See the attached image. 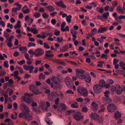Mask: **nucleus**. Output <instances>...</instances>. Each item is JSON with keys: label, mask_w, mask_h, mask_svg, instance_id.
<instances>
[{"label": "nucleus", "mask_w": 125, "mask_h": 125, "mask_svg": "<svg viewBox=\"0 0 125 125\" xmlns=\"http://www.w3.org/2000/svg\"><path fill=\"white\" fill-rule=\"evenodd\" d=\"M52 82L51 84V87L53 89L57 90L58 88L60 90L61 89V87L62 85L61 84L60 82H58L59 79L57 77H52Z\"/></svg>", "instance_id": "1"}, {"label": "nucleus", "mask_w": 125, "mask_h": 125, "mask_svg": "<svg viewBox=\"0 0 125 125\" xmlns=\"http://www.w3.org/2000/svg\"><path fill=\"white\" fill-rule=\"evenodd\" d=\"M30 91L36 94H41L42 92L39 91V89L36 86L33 84L30 85L29 87Z\"/></svg>", "instance_id": "2"}, {"label": "nucleus", "mask_w": 125, "mask_h": 125, "mask_svg": "<svg viewBox=\"0 0 125 125\" xmlns=\"http://www.w3.org/2000/svg\"><path fill=\"white\" fill-rule=\"evenodd\" d=\"M111 90L113 91H115L118 94H121L123 92L122 87L119 85H116L115 86L113 85L111 87Z\"/></svg>", "instance_id": "3"}, {"label": "nucleus", "mask_w": 125, "mask_h": 125, "mask_svg": "<svg viewBox=\"0 0 125 125\" xmlns=\"http://www.w3.org/2000/svg\"><path fill=\"white\" fill-rule=\"evenodd\" d=\"M30 112L21 113L19 115V117H23V118L27 120H31L32 117L31 115L29 114Z\"/></svg>", "instance_id": "4"}, {"label": "nucleus", "mask_w": 125, "mask_h": 125, "mask_svg": "<svg viewBox=\"0 0 125 125\" xmlns=\"http://www.w3.org/2000/svg\"><path fill=\"white\" fill-rule=\"evenodd\" d=\"M65 81L67 86L69 88L72 87L73 83L71 79L69 77H67L65 79Z\"/></svg>", "instance_id": "5"}, {"label": "nucleus", "mask_w": 125, "mask_h": 125, "mask_svg": "<svg viewBox=\"0 0 125 125\" xmlns=\"http://www.w3.org/2000/svg\"><path fill=\"white\" fill-rule=\"evenodd\" d=\"M20 108L23 111L21 113L30 112V110L28 107L24 104L22 103L20 104Z\"/></svg>", "instance_id": "6"}, {"label": "nucleus", "mask_w": 125, "mask_h": 125, "mask_svg": "<svg viewBox=\"0 0 125 125\" xmlns=\"http://www.w3.org/2000/svg\"><path fill=\"white\" fill-rule=\"evenodd\" d=\"M44 53V50L41 48H38L35 51V56L36 57L42 55Z\"/></svg>", "instance_id": "7"}, {"label": "nucleus", "mask_w": 125, "mask_h": 125, "mask_svg": "<svg viewBox=\"0 0 125 125\" xmlns=\"http://www.w3.org/2000/svg\"><path fill=\"white\" fill-rule=\"evenodd\" d=\"M104 97L102 98V99L103 101H108L109 102H112L111 99L108 98V94H109V92L108 91H106L104 92Z\"/></svg>", "instance_id": "8"}, {"label": "nucleus", "mask_w": 125, "mask_h": 125, "mask_svg": "<svg viewBox=\"0 0 125 125\" xmlns=\"http://www.w3.org/2000/svg\"><path fill=\"white\" fill-rule=\"evenodd\" d=\"M79 93L84 96H87V91L85 88H79Z\"/></svg>", "instance_id": "9"}, {"label": "nucleus", "mask_w": 125, "mask_h": 125, "mask_svg": "<svg viewBox=\"0 0 125 125\" xmlns=\"http://www.w3.org/2000/svg\"><path fill=\"white\" fill-rule=\"evenodd\" d=\"M116 108L115 105L113 104H110L107 107L108 111L110 112H114Z\"/></svg>", "instance_id": "10"}, {"label": "nucleus", "mask_w": 125, "mask_h": 125, "mask_svg": "<svg viewBox=\"0 0 125 125\" xmlns=\"http://www.w3.org/2000/svg\"><path fill=\"white\" fill-rule=\"evenodd\" d=\"M98 104L94 102H92L91 105V109L93 111L95 112L98 109Z\"/></svg>", "instance_id": "11"}, {"label": "nucleus", "mask_w": 125, "mask_h": 125, "mask_svg": "<svg viewBox=\"0 0 125 125\" xmlns=\"http://www.w3.org/2000/svg\"><path fill=\"white\" fill-rule=\"evenodd\" d=\"M93 89L94 92L97 93H99L102 91V89L98 84H96L94 85Z\"/></svg>", "instance_id": "12"}, {"label": "nucleus", "mask_w": 125, "mask_h": 125, "mask_svg": "<svg viewBox=\"0 0 125 125\" xmlns=\"http://www.w3.org/2000/svg\"><path fill=\"white\" fill-rule=\"evenodd\" d=\"M84 70L81 69H79V78L81 79L85 78V76L84 74Z\"/></svg>", "instance_id": "13"}, {"label": "nucleus", "mask_w": 125, "mask_h": 125, "mask_svg": "<svg viewBox=\"0 0 125 125\" xmlns=\"http://www.w3.org/2000/svg\"><path fill=\"white\" fill-rule=\"evenodd\" d=\"M89 116L91 118L95 121L97 120V118L99 117L98 115L95 113H92L90 114Z\"/></svg>", "instance_id": "14"}, {"label": "nucleus", "mask_w": 125, "mask_h": 125, "mask_svg": "<svg viewBox=\"0 0 125 125\" xmlns=\"http://www.w3.org/2000/svg\"><path fill=\"white\" fill-rule=\"evenodd\" d=\"M23 100L26 103L30 104L33 102V99L32 98L30 97L24 96L23 97Z\"/></svg>", "instance_id": "15"}, {"label": "nucleus", "mask_w": 125, "mask_h": 125, "mask_svg": "<svg viewBox=\"0 0 125 125\" xmlns=\"http://www.w3.org/2000/svg\"><path fill=\"white\" fill-rule=\"evenodd\" d=\"M56 98V96L53 94H50L48 95V100L52 102H54Z\"/></svg>", "instance_id": "16"}, {"label": "nucleus", "mask_w": 125, "mask_h": 125, "mask_svg": "<svg viewBox=\"0 0 125 125\" xmlns=\"http://www.w3.org/2000/svg\"><path fill=\"white\" fill-rule=\"evenodd\" d=\"M121 113L119 111H116L115 113L114 117L116 119H118L121 117Z\"/></svg>", "instance_id": "17"}, {"label": "nucleus", "mask_w": 125, "mask_h": 125, "mask_svg": "<svg viewBox=\"0 0 125 125\" xmlns=\"http://www.w3.org/2000/svg\"><path fill=\"white\" fill-rule=\"evenodd\" d=\"M105 84V82L103 80H101L99 81V85L100 87H104Z\"/></svg>", "instance_id": "18"}, {"label": "nucleus", "mask_w": 125, "mask_h": 125, "mask_svg": "<svg viewBox=\"0 0 125 125\" xmlns=\"http://www.w3.org/2000/svg\"><path fill=\"white\" fill-rule=\"evenodd\" d=\"M117 11L120 13L123 14L124 11L123 9L120 6H118L116 8Z\"/></svg>", "instance_id": "19"}, {"label": "nucleus", "mask_w": 125, "mask_h": 125, "mask_svg": "<svg viewBox=\"0 0 125 125\" xmlns=\"http://www.w3.org/2000/svg\"><path fill=\"white\" fill-rule=\"evenodd\" d=\"M109 15V13L108 12H106L104 13L102 15V17L104 19H107Z\"/></svg>", "instance_id": "20"}, {"label": "nucleus", "mask_w": 125, "mask_h": 125, "mask_svg": "<svg viewBox=\"0 0 125 125\" xmlns=\"http://www.w3.org/2000/svg\"><path fill=\"white\" fill-rule=\"evenodd\" d=\"M96 11L101 13H102L104 11V9L103 8L97 7L96 8Z\"/></svg>", "instance_id": "21"}, {"label": "nucleus", "mask_w": 125, "mask_h": 125, "mask_svg": "<svg viewBox=\"0 0 125 125\" xmlns=\"http://www.w3.org/2000/svg\"><path fill=\"white\" fill-rule=\"evenodd\" d=\"M68 46L67 45L62 46L60 49V50L62 52H65L68 49Z\"/></svg>", "instance_id": "22"}, {"label": "nucleus", "mask_w": 125, "mask_h": 125, "mask_svg": "<svg viewBox=\"0 0 125 125\" xmlns=\"http://www.w3.org/2000/svg\"><path fill=\"white\" fill-rule=\"evenodd\" d=\"M98 64L97 65V67H100L101 68H103V65L104 64V62L101 61L98 62Z\"/></svg>", "instance_id": "23"}, {"label": "nucleus", "mask_w": 125, "mask_h": 125, "mask_svg": "<svg viewBox=\"0 0 125 125\" xmlns=\"http://www.w3.org/2000/svg\"><path fill=\"white\" fill-rule=\"evenodd\" d=\"M119 64L120 67H121L122 69L125 70V63L122 61H121L119 62Z\"/></svg>", "instance_id": "24"}, {"label": "nucleus", "mask_w": 125, "mask_h": 125, "mask_svg": "<svg viewBox=\"0 0 125 125\" xmlns=\"http://www.w3.org/2000/svg\"><path fill=\"white\" fill-rule=\"evenodd\" d=\"M104 120V117L102 116H101L99 118L98 117L97 118V120H96L95 121H97L99 123H102L103 122Z\"/></svg>", "instance_id": "25"}, {"label": "nucleus", "mask_w": 125, "mask_h": 125, "mask_svg": "<svg viewBox=\"0 0 125 125\" xmlns=\"http://www.w3.org/2000/svg\"><path fill=\"white\" fill-rule=\"evenodd\" d=\"M106 30V28L105 27L100 28L98 29V32L100 33H103L104 31H105Z\"/></svg>", "instance_id": "26"}, {"label": "nucleus", "mask_w": 125, "mask_h": 125, "mask_svg": "<svg viewBox=\"0 0 125 125\" xmlns=\"http://www.w3.org/2000/svg\"><path fill=\"white\" fill-rule=\"evenodd\" d=\"M21 26V22L20 21H18L17 22V24L15 25L14 28L15 29H16L17 28H19Z\"/></svg>", "instance_id": "27"}, {"label": "nucleus", "mask_w": 125, "mask_h": 125, "mask_svg": "<svg viewBox=\"0 0 125 125\" xmlns=\"http://www.w3.org/2000/svg\"><path fill=\"white\" fill-rule=\"evenodd\" d=\"M85 81L86 82L88 83H90L91 81V77L89 75L85 77Z\"/></svg>", "instance_id": "28"}, {"label": "nucleus", "mask_w": 125, "mask_h": 125, "mask_svg": "<svg viewBox=\"0 0 125 125\" xmlns=\"http://www.w3.org/2000/svg\"><path fill=\"white\" fill-rule=\"evenodd\" d=\"M74 118L77 120H78V112H74L73 114Z\"/></svg>", "instance_id": "29"}, {"label": "nucleus", "mask_w": 125, "mask_h": 125, "mask_svg": "<svg viewBox=\"0 0 125 125\" xmlns=\"http://www.w3.org/2000/svg\"><path fill=\"white\" fill-rule=\"evenodd\" d=\"M45 121L47 124L49 125H52L53 124V122L50 119V118L47 117V119H45Z\"/></svg>", "instance_id": "30"}, {"label": "nucleus", "mask_w": 125, "mask_h": 125, "mask_svg": "<svg viewBox=\"0 0 125 125\" xmlns=\"http://www.w3.org/2000/svg\"><path fill=\"white\" fill-rule=\"evenodd\" d=\"M47 8L50 12L53 11L55 10L54 7L52 6H48L47 7Z\"/></svg>", "instance_id": "31"}, {"label": "nucleus", "mask_w": 125, "mask_h": 125, "mask_svg": "<svg viewBox=\"0 0 125 125\" xmlns=\"http://www.w3.org/2000/svg\"><path fill=\"white\" fill-rule=\"evenodd\" d=\"M61 30L62 31V32L69 31V27L68 26H66L64 28L62 27H61Z\"/></svg>", "instance_id": "32"}, {"label": "nucleus", "mask_w": 125, "mask_h": 125, "mask_svg": "<svg viewBox=\"0 0 125 125\" xmlns=\"http://www.w3.org/2000/svg\"><path fill=\"white\" fill-rule=\"evenodd\" d=\"M45 76L44 74L42 73H41L39 75V78L40 79H44L45 78Z\"/></svg>", "instance_id": "33"}, {"label": "nucleus", "mask_w": 125, "mask_h": 125, "mask_svg": "<svg viewBox=\"0 0 125 125\" xmlns=\"http://www.w3.org/2000/svg\"><path fill=\"white\" fill-rule=\"evenodd\" d=\"M71 18L72 16L71 15H69V16L66 17V18L67 21L68 23H69L71 22Z\"/></svg>", "instance_id": "34"}, {"label": "nucleus", "mask_w": 125, "mask_h": 125, "mask_svg": "<svg viewBox=\"0 0 125 125\" xmlns=\"http://www.w3.org/2000/svg\"><path fill=\"white\" fill-rule=\"evenodd\" d=\"M101 109L100 110L98 111V113L102 112H103L104 111L105 109V108L104 107V106L102 105L101 106Z\"/></svg>", "instance_id": "35"}, {"label": "nucleus", "mask_w": 125, "mask_h": 125, "mask_svg": "<svg viewBox=\"0 0 125 125\" xmlns=\"http://www.w3.org/2000/svg\"><path fill=\"white\" fill-rule=\"evenodd\" d=\"M17 63L18 64H19L20 66H21L25 63V61L24 60H23L21 61H17Z\"/></svg>", "instance_id": "36"}, {"label": "nucleus", "mask_w": 125, "mask_h": 125, "mask_svg": "<svg viewBox=\"0 0 125 125\" xmlns=\"http://www.w3.org/2000/svg\"><path fill=\"white\" fill-rule=\"evenodd\" d=\"M78 103H77L75 102V103L74 104H71V106L72 107L75 108H76L78 107L77 106Z\"/></svg>", "instance_id": "37"}, {"label": "nucleus", "mask_w": 125, "mask_h": 125, "mask_svg": "<svg viewBox=\"0 0 125 125\" xmlns=\"http://www.w3.org/2000/svg\"><path fill=\"white\" fill-rule=\"evenodd\" d=\"M36 44L35 43L32 42H29L28 43V44L27 45L28 47H30L31 46H35Z\"/></svg>", "instance_id": "38"}, {"label": "nucleus", "mask_w": 125, "mask_h": 125, "mask_svg": "<svg viewBox=\"0 0 125 125\" xmlns=\"http://www.w3.org/2000/svg\"><path fill=\"white\" fill-rule=\"evenodd\" d=\"M4 33L6 39V42H8V40L9 38V33L7 32H4Z\"/></svg>", "instance_id": "39"}, {"label": "nucleus", "mask_w": 125, "mask_h": 125, "mask_svg": "<svg viewBox=\"0 0 125 125\" xmlns=\"http://www.w3.org/2000/svg\"><path fill=\"white\" fill-rule=\"evenodd\" d=\"M33 15L36 18H38L41 16V14L39 12H36L33 14Z\"/></svg>", "instance_id": "40"}, {"label": "nucleus", "mask_w": 125, "mask_h": 125, "mask_svg": "<svg viewBox=\"0 0 125 125\" xmlns=\"http://www.w3.org/2000/svg\"><path fill=\"white\" fill-rule=\"evenodd\" d=\"M107 83H108L109 84H113L114 83L113 80L111 79H108L107 81Z\"/></svg>", "instance_id": "41"}, {"label": "nucleus", "mask_w": 125, "mask_h": 125, "mask_svg": "<svg viewBox=\"0 0 125 125\" xmlns=\"http://www.w3.org/2000/svg\"><path fill=\"white\" fill-rule=\"evenodd\" d=\"M60 60L54 59L52 61V62H55L57 64H59L60 62Z\"/></svg>", "instance_id": "42"}, {"label": "nucleus", "mask_w": 125, "mask_h": 125, "mask_svg": "<svg viewBox=\"0 0 125 125\" xmlns=\"http://www.w3.org/2000/svg\"><path fill=\"white\" fill-rule=\"evenodd\" d=\"M31 31L34 34H36L38 33V31L35 29L34 28L31 30Z\"/></svg>", "instance_id": "43"}, {"label": "nucleus", "mask_w": 125, "mask_h": 125, "mask_svg": "<svg viewBox=\"0 0 125 125\" xmlns=\"http://www.w3.org/2000/svg\"><path fill=\"white\" fill-rule=\"evenodd\" d=\"M63 3V2L62 1H60L56 2L55 3L58 6L61 7L62 4Z\"/></svg>", "instance_id": "44"}, {"label": "nucleus", "mask_w": 125, "mask_h": 125, "mask_svg": "<svg viewBox=\"0 0 125 125\" xmlns=\"http://www.w3.org/2000/svg\"><path fill=\"white\" fill-rule=\"evenodd\" d=\"M97 30L95 28H93L91 30V32L93 33V34H95L97 32Z\"/></svg>", "instance_id": "45"}, {"label": "nucleus", "mask_w": 125, "mask_h": 125, "mask_svg": "<svg viewBox=\"0 0 125 125\" xmlns=\"http://www.w3.org/2000/svg\"><path fill=\"white\" fill-rule=\"evenodd\" d=\"M25 96L30 97L33 96V94L30 93H26L25 94Z\"/></svg>", "instance_id": "46"}, {"label": "nucleus", "mask_w": 125, "mask_h": 125, "mask_svg": "<svg viewBox=\"0 0 125 125\" xmlns=\"http://www.w3.org/2000/svg\"><path fill=\"white\" fill-rule=\"evenodd\" d=\"M49 88L48 86L46 84H45L42 89V90L44 91V90H45L48 89Z\"/></svg>", "instance_id": "47"}, {"label": "nucleus", "mask_w": 125, "mask_h": 125, "mask_svg": "<svg viewBox=\"0 0 125 125\" xmlns=\"http://www.w3.org/2000/svg\"><path fill=\"white\" fill-rule=\"evenodd\" d=\"M88 108L87 107H84L82 108V111L83 112H87L88 111Z\"/></svg>", "instance_id": "48"}, {"label": "nucleus", "mask_w": 125, "mask_h": 125, "mask_svg": "<svg viewBox=\"0 0 125 125\" xmlns=\"http://www.w3.org/2000/svg\"><path fill=\"white\" fill-rule=\"evenodd\" d=\"M48 15L46 13L44 12L43 13L42 16L44 18H46L48 17Z\"/></svg>", "instance_id": "49"}, {"label": "nucleus", "mask_w": 125, "mask_h": 125, "mask_svg": "<svg viewBox=\"0 0 125 125\" xmlns=\"http://www.w3.org/2000/svg\"><path fill=\"white\" fill-rule=\"evenodd\" d=\"M19 50L20 51H23L24 50H25L26 51L27 50V49L25 47H20L19 48Z\"/></svg>", "instance_id": "50"}, {"label": "nucleus", "mask_w": 125, "mask_h": 125, "mask_svg": "<svg viewBox=\"0 0 125 125\" xmlns=\"http://www.w3.org/2000/svg\"><path fill=\"white\" fill-rule=\"evenodd\" d=\"M90 4L94 7H95L97 5V3L94 2L90 3Z\"/></svg>", "instance_id": "51"}, {"label": "nucleus", "mask_w": 125, "mask_h": 125, "mask_svg": "<svg viewBox=\"0 0 125 125\" xmlns=\"http://www.w3.org/2000/svg\"><path fill=\"white\" fill-rule=\"evenodd\" d=\"M33 110L37 113H39L41 112V111L40 109H38L36 108L33 109Z\"/></svg>", "instance_id": "52"}, {"label": "nucleus", "mask_w": 125, "mask_h": 125, "mask_svg": "<svg viewBox=\"0 0 125 125\" xmlns=\"http://www.w3.org/2000/svg\"><path fill=\"white\" fill-rule=\"evenodd\" d=\"M57 40L58 42L59 43H61L63 40V38L62 37L60 38L59 37L57 38Z\"/></svg>", "instance_id": "53"}, {"label": "nucleus", "mask_w": 125, "mask_h": 125, "mask_svg": "<svg viewBox=\"0 0 125 125\" xmlns=\"http://www.w3.org/2000/svg\"><path fill=\"white\" fill-rule=\"evenodd\" d=\"M117 4V2L115 1H114L112 4V6L114 7H116Z\"/></svg>", "instance_id": "54"}, {"label": "nucleus", "mask_w": 125, "mask_h": 125, "mask_svg": "<svg viewBox=\"0 0 125 125\" xmlns=\"http://www.w3.org/2000/svg\"><path fill=\"white\" fill-rule=\"evenodd\" d=\"M69 53L71 55H73L74 54L75 55H78V53L76 52V51L70 52H69Z\"/></svg>", "instance_id": "55"}, {"label": "nucleus", "mask_w": 125, "mask_h": 125, "mask_svg": "<svg viewBox=\"0 0 125 125\" xmlns=\"http://www.w3.org/2000/svg\"><path fill=\"white\" fill-rule=\"evenodd\" d=\"M43 45H44V48L47 49H49L50 48V46L47 45V44L45 42H44L43 43Z\"/></svg>", "instance_id": "56"}, {"label": "nucleus", "mask_w": 125, "mask_h": 125, "mask_svg": "<svg viewBox=\"0 0 125 125\" xmlns=\"http://www.w3.org/2000/svg\"><path fill=\"white\" fill-rule=\"evenodd\" d=\"M4 66L6 68H8L9 67V65L8 64V61H6L4 62Z\"/></svg>", "instance_id": "57"}, {"label": "nucleus", "mask_w": 125, "mask_h": 125, "mask_svg": "<svg viewBox=\"0 0 125 125\" xmlns=\"http://www.w3.org/2000/svg\"><path fill=\"white\" fill-rule=\"evenodd\" d=\"M60 33V31H59L56 30V31H55V32L54 33V34L56 36L59 35Z\"/></svg>", "instance_id": "58"}, {"label": "nucleus", "mask_w": 125, "mask_h": 125, "mask_svg": "<svg viewBox=\"0 0 125 125\" xmlns=\"http://www.w3.org/2000/svg\"><path fill=\"white\" fill-rule=\"evenodd\" d=\"M51 22L53 25H54L56 23V21L55 19H52V20Z\"/></svg>", "instance_id": "59"}, {"label": "nucleus", "mask_w": 125, "mask_h": 125, "mask_svg": "<svg viewBox=\"0 0 125 125\" xmlns=\"http://www.w3.org/2000/svg\"><path fill=\"white\" fill-rule=\"evenodd\" d=\"M38 123L35 121H32L31 123V125H38Z\"/></svg>", "instance_id": "60"}, {"label": "nucleus", "mask_w": 125, "mask_h": 125, "mask_svg": "<svg viewBox=\"0 0 125 125\" xmlns=\"http://www.w3.org/2000/svg\"><path fill=\"white\" fill-rule=\"evenodd\" d=\"M30 65L27 66L26 65H23V66L24 69L26 70H28L29 68V66Z\"/></svg>", "instance_id": "61"}, {"label": "nucleus", "mask_w": 125, "mask_h": 125, "mask_svg": "<svg viewBox=\"0 0 125 125\" xmlns=\"http://www.w3.org/2000/svg\"><path fill=\"white\" fill-rule=\"evenodd\" d=\"M24 56L26 59L28 60V59H29V54L27 53H25L24 54Z\"/></svg>", "instance_id": "62"}, {"label": "nucleus", "mask_w": 125, "mask_h": 125, "mask_svg": "<svg viewBox=\"0 0 125 125\" xmlns=\"http://www.w3.org/2000/svg\"><path fill=\"white\" fill-rule=\"evenodd\" d=\"M7 28H9L12 29L13 27V25L12 24H10L9 23H8L7 24Z\"/></svg>", "instance_id": "63"}, {"label": "nucleus", "mask_w": 125, "mask_h": 125, "mask_svg": "<svg viewBox=\"0 0 125 125\" xmlns=\"http://www.w3.org/2000/svg\"><path fill=\"white\" fill-rule=\"evenodd\" d=\"M0 24L3 27H4L5 26V24L4 22L2 21H0Z\"/></svg>", "instance_id": "64"}]
</instances>
